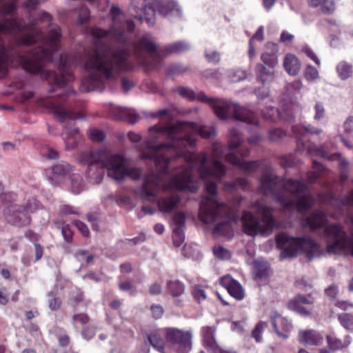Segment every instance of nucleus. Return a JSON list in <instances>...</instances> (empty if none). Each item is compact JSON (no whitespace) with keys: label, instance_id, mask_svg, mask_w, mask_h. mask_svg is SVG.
Listing matches in <instances>:
<instances>
[{"label":"nucleus","instance_id":"f8f14e48","mask_svg":"<svg viewBox=\"0 0 353 353\" xmlns=\"http://www.w3.org/2000/svg\"><path fill=\"white\" fill-rule=\"evenodd\" d=\"M135 56L145 65L157 68L162 60L161 49L150 34L141 36L133 45Z\"/></svg>","mask_w":353,"mask_h":353},{"label":"nucleus","instance_id":"7ed1b4c3","mask_svg":"<svg viewBox=\"0 0 353 353\" xmlns=\"http://www.w3.org/2000/svg\"><path fill=\"white\" fill-rule=\"evenodd\" d=\"M140 149L141 157L143 159L150 160L155 165L157 171L152 172L146 176L144 183L137 191L139 196L145 201L153 202L156 201V196L160 190L165 192L163 196L157 200V205L162 212H170L178 207L181 199L178 191L188 190L194 192L198 190V184L194 174H196L206 184L212 179H221L225 174V168L216 159L217 152L213 161V168L206 167L207 157L205 154L191 157L188 159L189 168H181L176 176L170 179L168 183L164 181L166 176L170 159L161 154H154L152 158L143 157L142 150Z\"/></svg>","mask_w":353,"mask_h":353},{"label":"nucleus","instance_id":"412c9836","mask_svg":"<svg viewBox=\"0 0 353 353\" xmlns=\"http://www.w3.org/2000/svg\"><path fill=\"white\" fill-rule=\"evenodd\" d=\"M325 214L321 210H317L303 221V225L309 227L311 230H315L325 225Z\"/></svg>","mask_w":353,"mask_h":353},{"label":"nucleus","instance_id":"f257e3e1","mask_svg":"<svg viewBox=\"0 0 353 353\" xmlns=\"http://www.w3.org/2000/svg\"><path fill=\"white\" fill-rule=\"evenodd\" d=\"M0 0V78L8 72L9 55L1 39L2 33L9 32L14 36L19 44L30 45L38 43L37 48L28 56H20L19 61L23 69L33 74L43 73L45 77H52L56 88H63L64 91L57 94L59 100H44L39 101L41 105H49L60 122L81 118L80 112L74 111L66 99L75 94L68 86L72 79L70 72L68 69L66 57L61 56L59 65L60 74H55L43 69L44 63L51 60L52 54L59 47L61 37L58 26L49 23L51 16L43 12L39 19H32L28 25H21L12 18L16 6L13 2L3 3Z\"/></svg>","mask_w":353,"mask_h":353},{"label":"nucleus","instance_id":"a19ab883","mask_svg":"<svg viewBox=\"0 0 353 353\" xmlns=\"http://www.w3.org/2000/svg\"><path fill=\"white\" fill-rule=\"evenodd\" d=\"M213 252L215 256L221 260H228L231 256L230 252L221 246L215 247Z\"/></svg>","mask_w":353,"mask_h":353},{"label":"nucleus","instance_id":"3c124183","mask_svg":"<svg viewBox=\"0 0 353 353\" xmlns=\"http://www.w3.org/2000/svg\"><path fill=\"white\" fill-rule=\"evenodd\" d=\"M248 183L246 179L240 178V179H237L236 183H229L225 184V189H227L228 190H232L233 189H235L237 186H240L244 189L248 186Z\"/></svg>","mask_w":353,"mask_h":353},{"label":"nucleus","instance_id":"13d9d810","mask_svg":"<svg viewBox=\"0 0 353 353\" xmlns=\"http://www.w3.org/2000/svg\"><path fill=\"white\" fill-rule=\"evenodd\" d=\"M344 131L346 134L353 135V117H350L344 123Z\"/></svg>","mask_w":353,"mask_h":353},{"label":"nucleus","instance_id":"2f4dec72","mask_svg":"<svg viewBox=\"0 0 353 353\" xmlns=\"http://www.w3.org/2000/svg\"><path fill=\"white\" fill-rule=\"evenodd\" d=\"M327 341L330 349L337 350L345 347L350 343V341H342L341 340L332 336L331 335L327 336Z\"/></svg>","mask_w":353,"mask_h":353},{"label":"nucleus","instance_id":"c85d7f7f","mask_svg":"<svg viewBox=\"0 0 353 353\" xmlns=\"http://www.w3.org/2000/svg\"><path fill=\"white\" fill-rule=\"evenodd\" d=\"M168 292L173 297H177L183 294L184 284L179 280H170L166 283Z\"/></svg>","mask_w":353,"mask_h":353},{"label":"nucleus","instance_id":"b1692460","mask_svg":"<svg viewBox=\"0 0 353 353\" xmlns=\"http://www.w3.org/2000/svg\"><path fill=\"white\" fill-rule=\"evenodd\" d=\"M112 117L118 120H125L129 123L134 124L139 121V117L133 110L118 108L112 112Z\"/></svg>","mask_w":353,"mask_h":353},{"label":"nucleus","instance_id":"423d86ee","mask_svg":"<svg viewBox=\"0 0 353 353\" xmlns=\"http://www.w3.org/2000/svg\"><path fill=\"white\" fill-rule=\"evenodd\" d=\"M81 158L88 165V176L94 184L101 182L104 168L108 171V176L117 181L124 179L126 176L137 179L141 175L138 168L127 166L123 156L112 154L104 150L83 152Z\"/></svg>","mask_w":353,"mask_h":353},{"label":"nucleus","instance_id":"bf43d9fd","mask_svg":"<svg viewBox=\"0 0 353 353\" xmlns=\"http://www.w3.org/2000/svg\"><path fill=\"white\" fill-rule=\"evenodd\" d=\"M74 224L84 236H89V230L85 223L80 221H75Z\"/></svg>","mask_w":353,"mask_h":353},{"label":"nucleus","instance_id":"7c9ffc66","mask_svg":"<svg viewBox=\"0 0 353 353\" xmlns=\"http://www.w3.org/2000/svg\"><path fill=\"white\" fill-rule=\"evenodd\" d=\"M174 91L182 97L187 98L190 100L199 101L198 95L200 92L196 94L192 89L187 87H178L174 88Z\"/></svg>","mask_w":353,"mask_h":353},{"label":"nucleus","instance_id":"5fc2aeb1","mask_svg":"<svg viewBox=\"0 0 353 353\" xmlns=\"http://www.w3.org/2000/svg\"><path fill=\"white\" fill-rule=\"evenodd\" d=\"M72 320L74 324L79 323L81 325H85L88 323L89 317L85 314H78L72 316Z\"/></svg>","mask_w":353,"mask_h":353},{"label":"nucleus","instance_id":"58836bf2","mask_svg":"<svg viewBox=\"0 0 353 353\" xmlns=\"http://www.w3.org/2000/svg\"><path fill=\"white\" fill-rule=\"evenodd\" d=\"M163 3H165V4H170V3L173 4L174 8L175 10H171V8L170 6H166L164 8V10H166L168 12V14H161V16H163V17H168V16H181V10L180 8H179L178 5L176 4V2L173 1H161Z\"/></svg>","mask_w":353,"mask_h":353},{"label":"nucleus","instance_id":"c756f323","mask_svg":"<svg viewBox=\"0 0 353 353\" xmlns=\"http://www.w3.org/2000/svg\"><path fill=\"white\" fill-rule=\"evenodd\" d=\"M148 339L150 345L160 352H163L165 348V343L160 334L153 332L148 336Z\"/></svg>","mask_w":353,"mask_h":353},{"label":"nucleus","instance_id":"9b49d317","mask_svg":"<svg viewBox=\"0 0 353 353\" xmlns=\"http://www.w3.org/2000/svg\"><path fill=\"white\" fill-rule=\"evenodd\" d=\"M110 14L112 19V23L110 31L108 32L101 28L94 27L90 28V34L94 39L111 37L115 39L118 43L125 45L127 43L125 29L129 32H132L134 28V23L132 20H125L121 10L116 6H112Z\"/></svg>","mask_w":353,"mask_h":353},{"label":"nucleus","instance_id":"bb28decb","mask_svg":"<svg viewBox=\"0 0 353 353\" xmlns=\"http://www.w3.org/2000/svg\"><path fill=\"white\" fill-rule=\"evenodd\" d=\"M284 67L288 74L295 75L301 69V63L294 55L288 54L285 57Z\"/></svg>","mask_w":353,"mask_h":353},{"label":"nucleus","instance_id":"a878e982","mask_svg":"<svg viewBox=\"0 0 353 353\" xmlns=\"http://www.w3.org/2000/svg\"><path fill=\"white\" fill-rule=\"evenodd\" d=\"M253 274L255 279L261 281L266 279L269 274V266L266 262L259 260L253 263Z\"/></svg>","mask_w":353,"mask_h":353},{"label":"nucleus","instance_id":"603ef678","mask_svg":"<svg viewBox=\"0 0 353 353\" xmlns=\"http://www.w3.org/2000/svg\"><path fill=\"white\" fill-rule=\"evenodd\" d=\"M89 17H90V12L88 10V9L85 6L81 7L79 10V14H78L79 22L80 23L83 24V23L86 22L88 20Z\"/></svg>","mask_w":353,"mask_h":353},{"label":"nucleus","instance_id":"e433bc0d","mask_svg":"<svg viewBox=\"0 0 353 353\" xmlns=\"http://www.w3.org/2000/svg\"><path fill=\"white\" fill-rule=\"evenodd\" d=\"M321 12L325 14H331L336 10V5L334 0H322L321 3Z\"/></svg>","mask_w":353,"mask_h":353},{"label":"nucleus","instance_id":"de8ad7c7","mask_svg":"<svg viewBox=\"0 0 353 353\" xmlns=\"http://www.w3.org/2000/svg\"><path fill=\"white\" fill-rule=\"evenodd\" d=\"M313 301L309 299L303 295L298 294L292 301L289 303V305H299L302 304H312Z\"/></svg>","mask_w":353,"mask_h":353},{"label":"nucleus","instance_id":"a211bd4d","mask_svg":"<svg viewBox=\"0 0 353 353\" xmlns=\"http://www.w3.org/2000/svg\"><path fill=\"white\" fill-rule=\"evenodd\" d=\"M220 283L236 299L241 300L243 299L244 292L242 286L230 275L223 276L220 280Z\"/></svg>","mask_w":353,"mask_h":353},{"label":"nucleus","instance_id":"8fccbe9b","mask_svg":"<svg viewBox=\"0 0 353 353\" xmlns=\"http://www.w3.org/2000/svg\"><path fill=\"white\" fill-rule=\"evenodd\" d=\"M192 295L194 299L201 302L206 299V294L203 289H202L200 286H195L192 290Z\"/></svg>","mask_w":353,"mask_h":353},{"label":"nucleus","instance_id":"dca6fc26","mask_svg":"<svg viewBox=\"0 0 353 353\" xmlns=\"http://www.w3.org/2000/svg\"><path fill=\"white\" fill-rule=\"evenodd\" d=\"M307 152L311 156H316L323 158L329 161H339V166L341 170H345L348 165V163L341 158V155L339 153H328L325 147L322 146L320 148L316 146H311L308 148Z\"/></svg>","mask_w":353,"mask_h":353},{"label":"nucleus","instance_id":"37998d69","mask_svg":"<svg viewBox=\"0 0 353 353\" xmlns=\"http://www.w3.org/2000/svg\"><path fill=\"white\" fill-rule=\"evenodd\" d=\"M285 132L280 128L270 130L269 132V138L272 141L277 142L285 137Z\"/></svg>","mask_w":353,"mask_h":353},{"label":"nucleus","instance_id":"052dcab7","mask_svg":"<svg viewBox=\"0 0 353 353\" xmlns=\"http://www.w3.org/2000/svg\"><path fill=\"white\" fill-rule=\"evenodd\" d=\"M315 110H316V113L314 115L315 119L319 120L324 117L325 110H324L323 105L321 103H319V102L316 103V104L315 105Z\"/></svg>","mask_w":353,"mask_h":353},{"label":"nucleus","instance_id":"e2e57ef3","mask_svg":"<svg viewBox=\"0 0 353 353\" xmlns=\"http://www.w3.org/2000/svg\"><path fill=\"white\" fill-rule=\"evenodd\" d=\"M43 156H45L47 159H52L58 157V153L53 148H47L46 151L43 152Z\"/></svg>","mask_w":353,"mask_h":353},{"label":"nucleus","instance_id":"ea45409f","mask_svg":"<svg viewBox=\"0 0 353 353\" xmlns=\"http://www.w3.org/2000/svg\"><path fill=\"white\" fill-rule=\"evenodd\" d=\"M72 190L74 194H79L83 190L82 179L75 174L72 176Z\"/></svg>","mask_w":353,"mask_h":353},{"label":"nucleus","instance_id":"aec40b11","mask_svg":"<svg viewBox=\"0 0 353 353\" xmlns=\"http://www.w3.org/2000/svg\"><path fill=\"white\" fill-rule=\"evenodd\" d=\"M65 144L66 150L74 149L80 137L79 129L74 127H67L61 134Z\"/></svg>","mask_w":353,"mask_h":353},{"label":"nucleus","instance_id":"0eeeda50","mask_svg":"<svg viewBox=\"0 0 353 353\" xmlns=\"http://www.w3.org/2000/svg\"><path fill=\"white\" fill-rule=\"evenodd\" d=\"M205 190L209 194L200 203L199 217L207 225L215 224L213 234L215 236L231 238L233 235L230 208L217 199V187L214 181H207Z\"/></svg>","mask_w":353,"mask_h":353},{"label":"nucleus","instance_id":"a18cd8bd","mask_svg":"<svg viewBox=\"0 0 353 353\" xmlns=\"http://www.w3.org/2000/svg\"><path fill=\"white\" fill-rule=\"evenodd\" d=\"M48 296L50 298L48 301V307L51 310H57L61 306V301L59 298L54 297L52 292H50L48 294Z\"/></svg>","mask_w":353,"mask_h":353},{"label":"nucleus","instance_id":"c03bdc74","mask_svg":"<svg viewBox=\"0 0 353 353\" xmlns=\"http://www.w3.org/2000/svg\"><path fill=\"white\" fill-rule=\"evenodd\" d=\"M83 292L79 289H74L70 292V302L72 305H77L83 300Z\"/></svg>","mask_w":353,"mask_h":353},{"label":"nucleus","instance_id":"72a5a7b5","mask_svg":"<svg viewBox=\"0 0 353 353\" xmlns=\"http://www.w3.org/2000/svg\"><path fill=\"white\" fill-rule=\"evenodd\" d=\"M339 321L341 325L348 330H353V316L348 313H343L339 316Z\"/></svg>","mask_w":353,"mask_h":353},{"label":"nucleus","instance_id":"1a4fd4ad","mask_svg":"<svg viewBox=\"0 0 353 353\" xmlns=\"http://www.w3.org/2000/svg\"><path fill=\"white\" fill-rule=\"evenodd\" d=\"M199 101L208 103L214 110L216 116L221 119H226L231 114L235 120L241 121L249 125H257L259 120L252 111L239 106L230 101L218 98H211L200 92L198 95Z\"/></svg>","mask_w":353,"mask_h":353},{"label":"nucleus","instance_id":"6ab92c4d","mask_svg":"<svg viewBox=\"0 0 353 353\" xmlns=\"http://www.w3.org/2000/svg\"><path fill=\"white\" fill-rule=\"evenodd\" d=\"M277 46L273 43H268L265 46L264 51L261 55V60L263 65L275 67L278 63Z\"/></svg>","mask_w":353,"mask_h":353},{"label":"nucleus","instance_id":"39448f33","mask_svg":"<svg viewBox=\"0 0 353 353\" xmlns=\"http://www.w3.org/2000/svg\"><path fill=\"white\" fill-rule=\"evenodd\" d=\"M128 56L126 49L114 50L103 46L92 50L85 63L86 69L92 71L81 81L82 90H102L104 88L103 77H114L117 68L123 70L130 69L128 62Z\"/></svg>","mask_w":353,"mask_h":353},{"label":"nucleus","instance_id":"f03ea898","mask_svg":"<svg viewBox=\"0 0 353 353\" xmlns=\"http://www.w3.org/2000/svg\"><path fill=\"white\" fill-rule=\"evenodd\" d=\"M199 134L202 138L210 139L216 134L215 128L205 125L199 126L189 122H177L176 124L161 125H154L149 129V136L145 141L144 149L142 150L143 157L152 158L154 154H161L165 157L174 154L184 157L186 168H189L188 159L205 154L207 157L206 167L213 168V161L215 153L217 152L216 159L226 170L225 166L221 162L224 157L225 160L230 164L247 172L255 171L258 166L257 161H245L241 157L249 154V150L241 149L236 153L235 150L240 147L243 141L241 133L236 129H231L228 137V146L223 150L219 144L213 145V154L210 158L206 153L194 154L189 152L196 145L195 135Z\"/></svg>","mask_w":353,"mask_h":353},{"label":"nucleus","instance_id":"338daca9","mask_svg":"<svg viewBox=\"0 0 353 353\" xmlns=\"http://www.w3.org/2000/svg\"><path fill=\"white\" fill-rule=\"evenodd\" d=\"M338 293V288L336 285H332L325 290V294L331 299H334Z\"/></svg>","mask_w":353,"mask_h":353},{"label":"nucleus","instance_id":"774afa93","mask_svg":"<svg viewBox=\"0 0 353 353\" xmlns=\"http://www.w3.org/2000/svg\"><path fill=\"white\" fill-rule=\"evenodd\" d=\"M95 334V330L93 327H87L82 331V335L85 339L92 338Z\"/></svg>","mask_w":353,"mask_h":353},{"label":"nucleus","instance_id":"6e6552de","mask_svg":"<svg viewBox=\"0 0 353 353\" xmlns=\"http://www.w3.org/2000/svg\"><path fill=\"white\" fill-rule=\"evenodd\" d=\"M253 208L262 215L263 225H261L259 219L251 212L243 211L241 219L243 232L252 236L258 234L268 235L276 227V221L272 215L273 209L259 201L255 202Z\"/></svg>","mask_w":353,"mask_h":353},{"label":"nucleus","instance_id":"49530a36","mask_svg":"<svg viewBox=\"0 0 353 353\" xmlns=\"http://www.w3.org/2000/svg\"><path fill=\"white\" fill-rule=\"evenodd\" d=\"M305 77L307 81H314L319 78V72L316 68L307 65L305 71Z\"/></svg>","mask_w":353,"mask_h":353},{"label":"nucleus","instance_id":"ddd939ff","mask_svg":"<svg viewBox=\"0 0 353 353\" xmlns=\"http://www.w3.org/2000/svg\"><path fill=\"white\" fill-rule=\"evenodd\" d=\"M324 231L327 238V253L350 252L353 256V236L348 237L342 228L337 224L327 225Z\"/></svg>","mask_w":353,"mask_h":353},{"label":"nucleus","instance_id":"0e129e2a","mask_svg":"<svg viewBox=\"0 0 353 353\" xmlns=\"http://www.w3.org/2000/svg\"><path fill=\"white\" fill-rule=\"evenodd\" d=\"M150 293L152 295H158L161 293L162 287L160 283H154L150 285L149 289Z\"/></svg>","mask_w":353,"mask_h":353},{"label":"nucleus","instance_id":"6e6d98bb","mask_svg":"<svg viewBox=\"0 0 353 353\" xmlns=\"http://www.w3.org/2000/svg\"><path fill=\"white\" fill-rule=\"evenodd\" d=\"M302 52L305 53L309 58L313 60L316 64L319 65L320 61L314 54V52L307 46H305L302 48Z\"/></svg>","mask_w":353,"mask_h":353},{"label":"nucleus","instance_id":"09e8293b","mask_svg":"<svg viewBox=\"0 0 353 353\" xmlns=\"http://www.w3.org/2000/svg\"><path fill=\"white\" fill-rule=\"evenodd\" d=\"M174 236L173 237L174 245L180 246L184 241V231L181 229H174Z\"/></svg>","mask_w":353,"mask_h":353},{"label":"nucleus","instance_id":"9d476101","mask_svg":"<svg viewBox=\"0 0 353 353\" xmlns=\"http://www.w3.org/2000/svg\"><path fill=\"white\" fill-rule=\"evenodd\" d=\"M276 243L277 248L281 250V257L283 259L294 257L300 252H304L311 260L323 254L319 245L309 238H294L285 234H279L276 236Z\"/></svg>","mask_w":353,"mask_h":353},{"label":"nucleus","instance_id":"5701e85b","mask_svg":"<svg viewBox=\"0 0 353 353\" xmlns=\"http://www.w3.org/2000/svg\"><path fill=\"white\" fill-rule=\"evenodd\" d=\"M299 341L306 345H319L322 343L323 337L316 331L305 330L299 332Z\"/></svg>","mask_w":353,"mask_h":353},{"label":"nucleus","instance_id":"4468645a","mask_svg":"<svg viewBox=\"0 0 353 353\" xmlns=\"http://www.w3.org/2000/svg\"><path fill=\"white\" fill-rule=\"evenodd\" d=\"M165 340L179 353H188L192 349V334L190 331H183L174 327L164 330Z\"/></svg>","mask_w":353,"mask_h":353},{"label":"nucleus","instance_id":"4be33fe9","mask_svg":"<svg viewBox=\"0 0 353 353\" xmlns=\"http://www.w3.org/2000/svg\"><path fill=\"white\" fill-rule=\"evenodd\" d=\"M51 170L52 175L49 176V180L54 185H57L70 172V166L65 162H61L52 166Z\"/></svg>","mask_w":353,"mask_h":353},{"label":"nucleus","instance_id":"f3484780","mask_svg":"<svg viewBox=\"0 0 353 353\" xmlns=\"http://www.w3.org/2000/svg\"><path fill=\"white\" fill-rule=\"evenodd\" d=\"M31 212L32 210L27 206H19L12 203L6 204L3 209L4 214L14 216L19 221H22V224L29 223L28 213Z\"/></svg>","mask_w":353,"mask_h":353},{"label":"nucleus","instance_id":"cd10ccee","mask_svg":"<svg viewBox=\"0 0 353 353\" xmlns=\"http://www.w3.org/2000/svg\"><path fill=\"white\" fill-rule=\"evenodd\" d=\"M256 70L258 78L261 82L265 83L271 81L274 74V67L264 65L261 63H258L256 66Z\"/></svg>","mask_w":353,"mask_h":353},{"label":"nucleus","instance_id":"4d7b16f0","mask_svg":"<svg viewBox=\"0 0 353 353\" xmlns=\"http://www.w3.org/2000/svg\"><path fill=\"white\" fill-rule=\"evenodd\" d=\"M205 57L208 61L216 63L220 60V54L217 52H209L208 51L205 52Z\"/></svg>","mask_w":353,"mask_h":353},{"label":"nucleus","instance_id":"473e14b6","mask_svg":"<svg viewBox=\"0 0 353 353\" xmlns=\"http://www.w3.org/2000/svg\"><path fill=\"white\" fill-rule=\"evenodd\" d=\"M263 117L266 120L274 121L279 118L280 112L274 107H267L261 111Z\"/></svg>","mask_w":353,"mask_h":353},{"label":"nucleus","instance_id":"680f3d73","mask_svg":"<svg viewBox=\"0 0 353 353\" xmlns=\"http://www.w3.org/2000/svg\"><path fill=\"white\" fill-rule=\"evenodd\" d=\"M151 310L152 311L153 316L155 319H159L163 315V307L159 305H152Z\"/></svg>","mask_w":353,"mask_h":353},{"label":"nucleus","instance_id":"20e7f679","mask_svg":"<svg viewBox=\"0 0 353 353\" xmlns=\"http://www.w3.org/2000/svg\"><path fill=\"white\" fill-rule=\"evenodd\" d=\"M305 188L304 183L294 179L284 181L267 168L261 177L259 191L274 197L286 210L303 211L311 208L314 201L310 194L305 193Z\"/></svg>","mask_w":353,"mask_h":353},{"label":"nucleus","instance_id":"4c0bfd02","mask_svg":"<svg viewBox=\"0 0 353 353\" xmlns=\"http://www.w3.org/2000/svg\"><path fill=\"white\" fill-rule=\"evenodd\" d=\"M268 325L265 322L260 321L257 323L256 327L252 331V336L256 340V342H260L262 340V332L267 327Z\"/></svg>","mask_w":353,"mask_h":353},{"label":"nucleus","instance_id":"393cba45","mask_svg":"<svg viewBox=\"0 0 353 353\" xmlns=\"http://www.w3.org/2000/svg\"><path fill=\"white\" fill-rule=\"evenodd\" d=\"M215 331V328L211 326H206L202 328L203 345L208 350L218 345L214 338Z\"/></svg>","mask_w":353,"mask_h":353},{"label":"nucleus","instance_id":"79ce46f5","mask_svg":"<svg viewBox=\"0 0 353 353\" xmlns=\"http://www.w3.org/2000/svg\"><path fill=\"white\" fill-rule=\"evenodd\" d=\"M173 219L176 225L174 229H181L183 230L185 223V214L182 212H176L174 214Z\"/></svg>","mask_w":353,"mask_h":353},{"label":"nucleus","instance_id":"2eb2a0df","mask_svg":"<svg viewBox=\"0 0 353 353\" xmlns=\"http://www.w3.org/2000/svg\"><path fill=\"white\" fill-rule=\"evenodd\" d=\"M166 6H170L171 10H174V6L171 3L170 4H165L160 0L153 1L149 5L144 7L143 12V21H145L150 26L154 25L155 12H157L159 14H167L168 12L164 10V8Z\"/></svg>","mask_w":353,"mask_h":353},{"label":"nucleus","instance_id":"c9c22d12","mask_svg":"<svg viewBox=\"0 0 353 353\" xmlns=\"http://www.w3.org/2000/svg\"><path fill=\"white\" fill-rule=\"evenodd\" d=\"M189 48L188 44L179 41L169 45L167 47V50L170 53H179L188 50Z\"/></svg>","mask_w":353,"mask_h":353},{"label":"nucleus","instance_id":"f704fd0d","mask_svg":"<svg viewBox=\"0 0 353 353\" xmlns=\"http://www.w3.org/2000/svg\"><path fill=\"white\" fill-rule=\"evenodd\" d=\"M337 72L342 79H346L352 74V67L345 62L340 63L337 66Z\"/></svg>","mask_w":353,"mask_h":353},{"label":"nucleus","instance_id":"864d4df0","mask_svg":"<svg viewBox=\"0 0 353 353\" xmlns=\"http://www.w3.org/2000/svg\"><path fill=\"white\" fill-rule=\"evenodd\" d=\"M90 138L94 141H101L104 139V132L98 129H92L90 131Z\"/></svg>","mask_w":353,"mask_h":353},{"label":"nucleus","instance_id":"69168bd1","mask_svg":"<svg viewBox=\"0 0 353 353\" xmlns=\"http://www.w3.org/2000/svg\"><path fill=\"white\" fill-rule=\"evenodd\" d=\"M290 308L292 310L297 312L298 313L304 315V316H308L310 315V312L306 310L305 307H303L302 305H289Z\"/></svg>","mask_w":353,"mask_h":353}]
</instances>
